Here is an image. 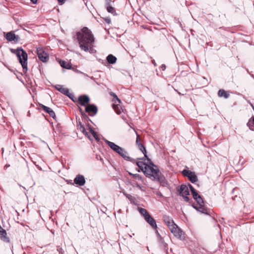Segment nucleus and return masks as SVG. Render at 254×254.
<instances>
[{"label":"nucleus","instance_id":"1","mask_svg":"<svg viewBox=\"0 0 254 254\" xmlns=\"http://www.w3.org/2000/svg\"><path fill=\"white\" fill-rule=\"evenodd\" d=\"M76 38L79 47L85 52L93 50L94 38L91 31L87 27H83L80 31L77 32Z\"/></svg>","mask_w":254,"mask_h":254},{"label":"nucleus","instance_id":"2","mask_svg":"<svg viewBox=\"0 0 254 254\" xmlns=\"http://www.w3.org/2000/svg\"><path fill=\"white\" fill-rule=\"evenodd\" d=\"M149 164L145 166L144 174L147 177H152L155 181H161V177L159 173V170L151 161Z\"/></svg>","mask_w":254,"mask_h":254},{"label":"nucleus","instance_id":"3","mask_svg":"<svg viewBox=\"0 0 254 254\" xmlns=\"http://www.w3.org/2000/svg\"><path fill=\"white\" fill-rule=\"evenodd\" d=\"M105 141L107 144L115 152L118 153L123 158L126 160L131 161V158L127 156V153L123 148L116 145L114 142L105 139Z\"/></svg>","mask_w":254,"mask_h":254},{"label":"nucleus","instance_id":"4","mask_svg":"<svg viewBox=\"0 0 254 254\" xmlns=\"http://www.w3.org/2000/svg\"><path fill=\"white\" fill-rule=\"evenodd\" d=\"M16 54L18 58L19 63L23 68V71L26 73L27 71V54L22 49L17 48Z\"/></svg>","mask_w":254,"mask_h":254},{"label":"nucleus","instance_id":"5","mask_svg":"<svg viewBox=\"0 0 254 254\" xmlns=\"http://www.w3.org/2000/svg\"><path fill=\"white\" fill-rule=\"evenodd\" d=\"M178 191L179 192L180 195L183 197L186 202L189 201V197L188 196L189 194V191L186 185H181L180 189L178 190Z\"/></svg>","mask_w":254,"mask_h":254},{"label":"nucleus","instance_id":"6","mask_svg":"<svg viewBox=\"0 0 254 254\" xmlns=\"http://www.w3.org/2000/svg\"><path fill=\"white\" fill-rule=\"evenodd\" d=\"M37 53L40 61L43 62H47L49 60V56L42 49H37Z\"/></svg>","mask_w":254,"mask_h":254},{"label":"nucleus","instance_id":"7","mask_svg":"<svg viewBox=\"0 0 254 254\" xmlns=\"http://www.w3.org/2000/svg\"><path fill=\"white\" fill-rule=\"evenodd\" d=\"M85 111L88 113L90 116H94L97 112V108L93 104H88L85 107Z\"/></svg>","mask_w":254,"mask_h":254},{"label":"nucleus","instance_id":"8","mask_svg":"<svg viewBox=\"0 0 254 254\" xmlns=\"http://www.w3.org/2000/svg\"><path fill=\"white\" fill-rule=\"evenodd\" d=\"M169 229L171 232L176 238H181L182 236V231L179 228L176 224L174 226H171Z\"/></svg>","mask_w":254,"mask_h":254},{"label":"nucleus","instance_id":"9","mask_svg":"<svg viewBox=\"0 0 254 254\" xmlns=\"http://www.w3.org/2000/svg\"><path fill=\"white\" fill-rule=\"evenodd\" d=\"M112 3H113V1L110 0H106L105 5L108 12L112 14L113 15H116L117 13L115 8L112 5Z\"/></svg>","mask_w":254,"mask_h":254},{"label":"nucleus","instance_id":"10","mask_svg":"<svg viewBox=\"0 0 254 254\" xmlns=\"http://www.w3.org/2000/svg\"><path fill=\"white\" fill-rule=\"evenodd\" d=\"M5 38L8 41H18L20 40L19 36L15 35L12 32H7L5 35Z\"/></svg>","mask_w":254,"mask_h":254},{"label":"nucleus","instance_id":"11","mask_svg":"<svg viewBox=\"0 0 254 254\" xmlns=\"http://www.w3.org/2000/svg\"><path fill=\"white\" fill-rule=\"evenodd\" d=\"M55 88L61 93L70 98L71 94L69 93L68 89L64 87L63 85L57 84L55 86Z\"/></svg>","mask_w":254,"mask_h":254},{"label":"nucleus","instance_id":"12","mask_svg":"<svg viewBox=\"0 0 254 254\" xmlns=\"http://www.w3.org/2000/svg\"><path fill=\"white\" fill-rule=\"evenodd\" d=\"M84 177L81 175H77L74 179V183L78 186H83L85 184Z\"/></svg>","mask_w":254,"mask_h":254},{"label":"nucleus","instance_id":"13","mask_svg":"<svg viewBox=\"0 0 254 254\" xmlns=\"http://www.w3.org/2000/svg\"><path fill=\"white\" fill-rule=\"evenodd\" d=\"M40 107L47 113H48L54 119L56 118V114L54 111L50 108L48 107L43 104H40Z\"/></svg>","mask_w":254,"mask_h":254},{"label":"nucleus","instance_id":"14","mask_svg":"<svg viewBox=\"0 0 254 254\" xmlns=\"http://www.w3.org/2000/svg\"><path fill=\"white\" fill-rule=\"evenodd\" d=\"M90 99L87 95L80 96L78 97V102L81 106H85V105L89 103Z\"/></svg>","mask_w":254,"mask_h":254},{"label":"nucleus","instance_id":"15","mask_svg":"<svg viewBox=\"0 0 254 254\" xmlns=\"http://www.w3.org/2000/svg\"><path fill=\"white\" fill-rule=\"evenodd\" d=\"M145 221L153 228H156L157 224L155 220L149 214L144 218Z\"/></svg>","mask_w":254,"mask_h":254},{"label":"nucleus","instance_id":"16","mask_svg":"<svg viewBox=\"0 0 254 254\" xmlns=\"http://www.w3.org/2000/svg\"><path fill=\"white\" fill-rule=\"evenodd\" d=\"M163 219L165 223L169 228L171 227V226H174L176 224L172 218L168 216H164L163 217Z\"/></svg>","mask_w":254,"mask_h":254},{"label":"nucleus","instance_id":"17","mask_svg":"<svg viewBox=\"0 0 254 254\" xmlns=\"http://www.w3.org/2000/svg\"><path fill=\"white\" fill-rule=\"evenodd\" d=\"M193 207L199 212L207 214V209L203 204L198 205V206H193Z\"/></svg>","mask_w":254,"mask_h":254},{"label":"nucleus","instance_id":"18","mask_svg":"<svg viewBox=\"0 0 254 254\" xmlns=\"http://www.w3.org/2000/svg\"><path fill=\"white\" fill-rule=\"evenodd\" d=\"M0 237L2 241L5 242H9V239L7 236V233L6 232V231L5 230L1 231V233H0Z\"/></svg>","mask_w":254,"mask_h":254},{"label":"nucleus","instance_id":"19","mask_svg":"<svg viewBox=\"0 0 254 254\" xmlns=\"http://www.w3.org/2000/svg\"><path fill=\"white\" fill-rule=\"evenodd\" d=\"M108 62L110 64H114L117 61V58L112 54L109 55L107 57Z\"/></svg>","mask_w":254,"mask_h":254},{"label":"nucleus","instance_id":"20","mask_svg":"<svg viewBox=\"0 0 254 254\" xmlns=\"http://www.w3.org/2000/svg\"><path fill=\"white\" fill-rule=\"evenodd\" d=\"M59 63L61 66L64 68L69 69L71 68V65L69 63L64 61L61 60L59 62Z\"/></svg>","mask_w":254,"mask_h":254},{"label":"nucleus","instance_id":"21","mask_svg":"<svg viewBox=\"0 0 254 254\" xmlns=\"http://www.w3.org/2000/svg\"><path fill=\"white\" fill-rule=\"evenodd\" d=\"M139 150L143 153L144 157L147 158V161H150L147 156V152L145 147L141 143L138 145Z\"/></svg>","mask_w":254,"mask_h":254},{"label":"nucleus","instance_id":"22","mask_svg":"<svg viewBox=\"0 0 254 254\" xmlns=\"http://www.w3.org/2000/svg\"><path fill=\"white\" fill-rule=\"evenodd\" d=\"M188 178L192 183H194L197 181V178L196 176L195 175V173L192 172L190 173V174L189 176H188Z\"/></svg>","mask_w":254,"mask_h":254},{"label":"nucleus","instance_id":"23","mask_svg":"<svg viewBox=\"0 0 254 254\" xmlns=\"http://www.w3.org/2000/svg\"><path fill=\"white\" fill-rule=\"evenodd\" d=\"M77 127L79 128L81 132H82L86 136L88 135V132L86 131L84 126L81 124L80 122H79L77 124Z\"/></svg>","mask_w":254,"mask_h":254},{"label":"nucleus","instance_id":"24","mask_svg":"<svg viewBox=\"0 0 254 254\" xmlns=\"http://www.w3.org/2000/svg\"><path fill=\"white\" fill-rule=\"evenodd\" d=\"M218 95L220 97H224L226 99L229 97V94L226 93L223 89H220L218 91Z\"/></svg>","mask_w":254,"mask_h":254},{"label":"nucleus","instance_id":"25","mask_svg":"<svg viewBox=\"0 0 254 254\" xmlns=\"http://www.w3.org/2000/svg\"><path fill=\"white\" fill-rule=\"evenodd\" d=\"M138 210L139 212V213L143 216L144 218H145V217H147L149 215L148 211L144 208L138 207Z\"/></svg>","mask_w":254,"mask_h":254},{"label":"nucleus","instance_id":"26","mask_svg":"<svg viewBox=\"0 0 254 254\" xmlns=\"http://www.w3.org/2000/svg\"><path fill=\"white\" fill-rule=\"evenodd\" d=\"M136 165L138 168H139L144 173L145 166L147 165V164L143 161H138L136 163Z\"/></svg>","mask_w":254,"mask_h":254},{"label":"nucleus","instance_id":"27","mask_svg":"<svg viewBox=\"0 0 254 254\" xmlns=\"http://www.w3.org/2000/svg\"><path fill=\"white\" fill-rule=\"evenodd\" d=\"M129 175L130 176H132V178H133L134 179H135L136 180H139L141 182L143 181L142 177L140 175H139L138 174H132L131 173H129Z\"/></svg>","mask_w":254,"mask_h":254},{"label":"nucleus","instance_id":"28","mask_svg":"<svg viewBox=\"0 0 254 254\" xmlns=\"http://www.w3.org/2000/svg\"><path fill=\"white\" fill-rule=\"evenodd\" d=\"M90 132L92 133L95 139L97 141H99L100 139L99 137L98 136L97 133L95 131H94L91 128H89Z\"/></svg>","mask_w":254,"mask_h":254},{"label":"nucleus","instance_id":"29","mask_svg":"<svg viewBox=\"0 0 254 254\" xmlns=\"http://www.w3.org/2000/svg\"><path fill=\"white\" fill-rule=\"evenodd\" d=\"M195 200H196L198 205L203 204L204 203L203 199L202 198L200 195L198 196V197L195 198Z\"/></svg>","mask_w":254,"mask_h":254},{"label":"nucleus","instance_id":"30","mask_svg":"<svg viewBox=\"0 0 254 254\" xmlns=\"http://www.w3.org/2000/svg\"><path fill=\"white\" fill-rule=\"evenodd\" d=\"M124 194L126 196L127 198H128L131 202H132L134 198V197L131 195L130 194H127L126 192L124 193Z\"/></svg>","mask_w":254,"mask_h":254},{"label":"nucleus","instance_id":"31","mask_svg":"<svg viewBox=\"0 0 254 254\" xmlns=\"http://www.w3.org/2000/svg\"><path fill=\"white\" fill-rule=\"evenodd\" d=\"M111 95H112L114 99H116L117 101H115L116 103H118L120 104L121 103V100L118 98L117 96L114 93H111Z\"/></svg>","mask_w":254,"mask_h":254},{"label":"nucleus","instance_id":"32","mask_svg":"<svg viewBox=\"0 0 254 254\" xmlns=\"http://www.w3.org/2000/svg\"><path fill=\"white\" fill-rule=\"evenodd\" d=\"M191 193H192V195L194 199L195 198H196L197 197H198V196L199 195V194L197 193V192L196 190H195L193 191H192Z\"/></svg>","mask_w":254,"mask_h":254},{"label":"nucleus","instance_id":"33","mask_svg":"<svg viewBox=\"0 0 254 254\" xmlns=\"http://www.w3.org/2000/svg\"><path fill=\"white\" fill-rule=\"evenodd\" d=\"M190 173H191V171H190L189 170H184L183 171H182V173L185 176H187L188 177V176H189V175L190 174Z\"/></svg>","mask_w":254,"mask_h":254},{"label":"nucleus","instance_id":"34","mask_svg":"<svg viewBox=\"0 0 254 254\" xmlns=\"http://www.w3.org/2000/svg\"><path fill=\"white\" fill-rule=\"evenodd\" d=\"M136 135H137V138L136 139V143L138 146L139 144H141V143L140 142L139 136L137 133H136Z\"/></svg>","mask_w":254,"mask_h":254},{"label":"nucleus","instance_id":"35","mask_svg":"<svg viewBox=\"0 0 254 254\" xmlns=\"http://www.w3.org/2000/svg\"><path fill=\"white\" fill-rule=\"evenodd\" d=\"M135 184V186L138 188V189H139L140 190H142V186H141V185H140L139 184H138V183H134Z\"/></svg>","mask_w":254,"mask_h":254},{"label":"nucleus","instance_id":"36","mask_svg":"<svg viewBox=\"0 0 254 254\" xmlns=\"http://www.w3.org/2000/svg\"><path fill=\"white\" fill-rule=\"evenodd\" d=\"M160 68L162 70H165L166 69V65L165 64H162Z\"/></svg>","mask_w":254,"mask_h":254},{"label":"nucleus","instance_id":"37","mask_svg":"<svg viewBox=\"0 0 254 254\" xmlns=\"http://www.w3.org/2000/svg\"><path fill=\"white\" fill-rule=\"evenodd\" d=\"M105 21L108 23H110L111 22V20L108 18H105Z\"/></svg>","mask_w":254,"mask_h":254},{"label":"nucleus","instance_id":"38","mask_svg":"<svg viewBox=\"0 0 254 254\" xmlns=\"http://www.w3.org/2000/svg\"><path fill=\"white\" fill-rule=\"evenodd\" d=\"M190 188L191 190V192L195 190L191 185H190Z\"/></svg>","mask_w":254,"mask_h":254},{"label":"nucleus","instance_id":"39","mask_svg":"<svg viewBox=\"0 0 254 254\" xmlns=\"http://www.w3.org/2000/svg\"><path fill=\"white\" fill-rule=\"evenodd\" d=\"M33 3H36L37 1V0H30Z\"/></svg>","mask_w":254,"mask_h":254},{"label":"nucleus","instance_id":"40","mask_svg":"<svg viewBox=\"0 0 254 254\" xmlns=\"http://www.w3.org/2000/svg\"><path fill=\"white\" fill-rule=\"evenodd\" d=\"M59 2H64L65 0H58Z\"/></svg>","mask_w":254,"mask_h":254},{"label":"nucleus","instance_id":"41","mask_svg":"<svg viewBox=\"0 0 254 254\" xmlns=\"http://www.w3.org/2000/svg\"><path fill=\"white\" fill-rule=\"evenodd\" d=\"M4 229H3L0 226V233H1V231L4 230Z\"/></svg>","mask_w":254,"mask_h":254},{"label":"nucleus","instance_id":"42","mask_svg":"<svg viewBox=\"0 0 254 254\" xmlns=\"http://www.w3.org/2000/svg\"><path fill=\"white\" fill-rule=\"evenodd\" d=\"M152 63H153V64H154V65L155 66H156V64L155 63V62H154V60H153V61H152Z\"/></svg>","mask_w":254,"mask_h":254},{"label":"nucleus","instance_id":"43","mask_svg":"<svg viewBox=\"0 0 254 254\" xmlns=\"http://www.w3.org/2000/svg\"><path fill=\"white\" fill-rule=\"evenodd\" d=\"M84 116H85L87 118H88V117L87 116V115H86L85 114H84Z\"/></svg>","mask_w":254,"mask_h":254},{"label":"nucleus","instance_id":"44","mask_svg":"<svg viewBox=\"0 0 254 254\" xmlns=\"http://www.w3.org/2000/svg\"><path fill=\"white\" fill-rule=\"evenodd\" d=\"M129 237H130V238H131V237H132V235H129Z\"/></svg>","mask_w":254,"mask_h":254},{"label":"nucleus","instance_id":"45","mask_svg":"<svg viewBox=\"0 0 254 254\" xmlns=\"http://www.w3.org/2000/svg\"><path fill=\"white\" fill-rule=\"evenodd\" d=\"M251 76L253 77H254V75L253 74H252Z\"/></svg>","mask_w":254,"mask_h":254}]
</instances>
